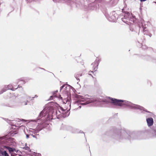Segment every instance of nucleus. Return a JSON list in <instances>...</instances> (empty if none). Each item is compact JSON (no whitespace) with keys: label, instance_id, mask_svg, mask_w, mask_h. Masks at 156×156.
I'll return each mask as SVG.
<instances>
[{"label":"nucleus","instance_id":"f257e3e1","mask_svg":"<svg viewBox=\"0 0 156 156\" xmlns=\"http://www.w3.org/2000/svg\"><path fill=\"white\" fill-rule=\"evenodd\" d=\"M117 0H95L88 5H85V2L83 0H77L76 1V6L81 9H87L92 10H97L99 9L102 12L105 9L104 6L108 4L111 6L115 5Z\"/></svg>","mask_w":156,"mask_h":156},{"label":"nucleus","instance_id":"f03ea898","mask_svg":"<svg viewBox=\"0 0 156 156\" xmlns=\"http://www.w3.org/2000/svg\"><path fill=\"white\" fill-rule=\"evenodd\" d=\"M56 113L57 112H55L52 108L51 107L44 108L40 113L36 121L39 122L38 126L35 130V132L38 133L47 126L48 125V121L53 119V115Z\"/></svg>","mask_w":156,"mask_h":156},{"label":"nucleus","instance_id":"7ed1b4c3","mask_svg":"<svg viewBox=\"0 0 156 156\" xmlns=\"http://www.w3.org/2000/svg\"><path fill=\"white\" fill-rule=\"evenodd\" d=\"M142 133L140 132H133L125 128L116 130L113 134L112 137L119 141L123 140H129L132 139H140V136H141Z\"/></svg>","mask_w":156,"mask_h":156},{"label":"nucleus","instance_id":"20e7f679","mask_svg":"<svg viewBox=\"0 0 156 156\" xmlns=\"http://www.w3.org/2000/svg\"><path fill=\"white\" fill-rule=\"evenodd\" d=\"M109 98L111 100L112 104L115 105L120 107L122 105H126L131 109H139L141 111V112L143 113H145V112L150 113L144 107L139 105L133 104L129 101L112 98Z\"/></svg>","mask_w":156,"mask_h":156},{"label":"nucleus","instance_id":"39448f33","mask_svg":"<svg viewBox=\"0 0 156 156\" xmlns=\"http://www.w3.org/2000/svg\"><path fill=\"white\" fill-rule=\"evenodd\" d=\"M76 100L74 102L75 104L84 105L90 103L94 102L96 101V99L94 97L87 94L84 96L77 95L76 96Z\"/></svg>","mask_w":156,"mask_h":156},{"label":"nucleus","instance_id":"423d86ee","mask_svg":"<svg viewBox=\"0 0 156 156\" xmlns=\"http://www.w3.org/2000/svg\"><path fill=\"white\" fill-rule=\"evenodd\" d=\"M14 139L13 138L6 139L4 137H0V144L7 146H14L15 144Z\"/></svg>","mask_w":156,"mask_h":156},{"label":"nucleus","instance_id":"0eeeda50","mask_svg":"<svg viewBox=\"0 0 156 156\" xmlns=\"http://www.w3.org/2000/svg\"><path fill=\"white\" fill-rule=\"evenodd\" d=\"M61 129L70 131L72 133H83L84 134V133L82 130H79L78 129L74 128L71 126H66L63 124H62L61 126Z\"/></svg>","mask_w":156,"mask_h":156},{"label":"nucleus","instance_id":"6e6552de","mask_svg":"<svg viewBox=\"0 0 156 156\" xmlns=\"http://www.w3.org/2000/svg\"><path fill=\"white\" fill-rule=\"evenodd\" d=\"M105 16L108 20L111 22H115L117 18V15L115 13V11L113 12L112 13H110V14L106 13Z\"/></svg>","mask_w":156,"mask_h":156},{"label":"nucleus","instance_id":"1a4fd4ad","mask_svg":"<svg viewBox=\"0 0 156 156\" xmlns=\"http://www.w3.org/2000/svg\"><path fill=\"white\" fill-rule=\"evenodd\" d=\"M122 11V12L125 13L123 18H125L126 20L134 22V19H135V17H133V18H130V13L127 11V8L126 7H124L123 8L121 9Z\"/></svg>","mask_w":156,"mask_h":156},{"label":"nucleus","instance_id":"9d476101","mask_svg":"<svg viewBox=\"0 0 156 156\" xmlns=\"http://www.w3.org/2000/svg\"><path fill=\"white\" fill-rule=\"evenodd\" d=\"M100 61V59H99L98 58H97L95 61L92 63L91 65L93 66L92 67L94 71H96L97 70Z\"/></svg>","mask_w":156,"mask_h":156},{"label":"nucleus","instance_id":"9b49d317","mask_svg":"<svg viewBox=\"0 0 156 156\" xmlns=\"http://www.w3.org/2000/svg\"><path fill=\"white\" fill-rule=\"evenodd\" d=\"M24 97L26 99V101H21V103L22 105H25L27 104L28 103H29L30 99L31 98V97L27 94H25Z\"/></svg>","mask_w":156,"mask_h":156},{"label":"nucleus","instance_id":"f8f14e48","mask_svg":"<svg viewBox=\"0 0 156 156\" xmlns=\"http://www.w3.org/2000/svg\"><path fill=\"white\" fill-rule=\"evenodd\" d=\"M3 147L7 149L10 153H11L14 152H16V153H17L19 151L17 150L15 148L11 147L7 145H4Z\"/></svg>","mask_w":156,"mask_h":156},{"label":"nucleus","instance_id":"ddd939ff","mask_svg":"<svg viewBox=\"0 0 156 156\" xmlns=\"http://www.w3.org/2000/svg\"><path fill=\"white\" fill-rule=\"evenodd\" d=\"M61 2L65 3L71 7H72L74 4V2L70 0H62Z\"/></svg>","mask_w":156,"mask_h":156},{"label":"nucleus","instance_id":"4468645a","mask_svg":"<svg viewBox=\"0 0 156 156\" xmlns=\"http://www.w3.org/2000/svg\"><path fill=\"white\" fill-rule=\"evenodd\" d=\"M142 28H143V31L144 34L145 35H148L150 36V37H151L152 35V34H150L149 31L146 29L147 28L145 27H144L143 24L142 25Z\"/></svg>","mask_w":156,"mask_h":156},{"label":"nucleus","instance_id":"2eb2a0df","mask_svg":"<svg viewBox=\"0 0 156 156\" xmlns=\"http://www.w3.org/2000/svg\"><path fill=\"white\" fill-rule=\"evenodd\" d=\"M146 121L148 126H151L153 125L154 123V120L152 118L149 117L146 119Z\"/></svg>","mask_w":156,"mask_h":156},{"label":"nucleus","instance_id":"dca6fc26","mask_svg":"<svg viewBox=\"0 0 156 156\" xmlns=\"http://www.w3.org/2000/svg\"><path fill=\"white\" fill-rule=\"evenodd\" d=\"M61 109L63 111L62 114H63L62 116L64 118L67 117L70 114L69 110H68L66 111L65 112V109H64L62 108H61Z\"/></svg>","mask_w":156,"mask_h":156},{"label":"nucleus","instance_id":"f3484780","mask_svg":"<svg viewBox=\"0 0 156 156\" xmlns=\"http://www.w3.org/2000/svg\"><path fill=\"white\" fill-rule=\"evenodd\" d=\"M152 138H156V124L153 126L151 132Z\"/></svg>","mask_w":156,"mask_h":156},{"label":"nucleus","instance_id":"a211bd4d","mask_svg":"<svg viewBox=\"0 0 156 156\" xmlns=\"http://www.w3.org/2000/svg\"><path fill=\"white\" fill-rule=\"evenodd\" d=\"M144 59L147 61H152L153 62L156 63V59L152 58L151 56L149 55H146L145 56Z\"/></svg>","mask_w":156,"mask_h":156},{"label":"nucleus","instance_id":"6ab92c4d","mask_svg":"<svg viewBox=\"0 0 156 156\" xmlns=\"http://www.w3.org/2000/svg\"><path fill=\"white\" fill-rule=\"evenodd\" d=\"M0 156H9V154L6 151L4 150L2 148H0Z\"/></svg>","mask_w":156,"mask_h":156},{"label":"nucleus","instance_id":"aec40b11","mask_svg":"<svg viewBox=\"0 0 156 156\" xmlns=\"http://www.w3.org/2000/svg\"><path fill=\"white\" fill-rule=\"evenodd\" d=\"M71 86L69 85H66L64 84L62 86L60 87V91L64 88V89L65 90V92H67L68 91V89H69L70 88V87Z\"/></svg>","mask_w":156,"mask_h":156},{"label":"nucleus","instance_id":"412c9836","mask_svg":"<svg viewBox=\"0 0 156 156\" xmlns=\"http://www.w3.org/2000/svg\"><path fill=\"white\" fill-rule=\"evenodd\" d=\"M5 87L7 88L8 90H10L13 91L17 89V88H13L12 85L11 84H9L8 85H5Z\"/></svg>","mask_w":156,"mask_h":156},{"label":"nucleus","instance_id":"4be33fe9","mask_svg":"<svg viewBox=\"0 0 156 156\" xmlns=\"http://www.w3.org/2000/svg\"><path fill=\"white\" fill-rule=\"evenodd\" d=\"M62 101L63 103L65 104H66L67 103L68 105H69V106L70 107L71 106V102L68 99L65 98L64 99V100L62 99Z\"/></svg>","mask_w":156,"mask_h":156},{"label":"nucleus","instance_id":"5701e85b","mask_svg":"<svg viewBox=\"0 0 156 156\" xmlns=\"http://www.w3.org/2000/svg\"><path fill=\"white\" fill-rule=\"evenodd\" d=\"M82 74L80 73H77L75 74L74 75L75 77L77 80H80L79 77L82 76Z\"/></svg>","mask_w":156,"mask_h":156},{"label":"nucleus","instance_id":"b1692460","mask_svg":"<svg viewBox=\"0 0 156 156\" xmlns=\"http://www.w3.org/2000/svg\"><path fill=\"white\" fill-rule=\"evenodd\" d=\"M7 90H8L7 88H5V85L4 87H3L1 91H0V95L6 91Z\"/></svg>","mask_w":156,"mask_h":156},{"label":"nucleus","instance_id":"393cba45","mask_svg":"<svg viewBox=\"0 0 156 156\" xmlns=\"http://www.w3.org/2000/svg\"><path fill=\"white\" fill-rule=\"evenodd\" d=\"M122 20L124 22V23L128 24L129 23V20H126V19L125 18H121Z\"/></svg>","mask_w":156,"mask_h":156},{"label":"nucleus","instance_id":"a878e982","mask_svg":"<svg viewBox=\"0 0 156 156\" xmlns=\"http://www.w3.org/2000/svg\"><path fill=\"white\" fill-rule=\"evenodd\" d=\"M58 91V90H56L52 92V94L54 96V97H57V96L55 94Z\"/></svg>","mask_w":156,"mask_h":156},{"label":"nucleus","instance_id":"bb28decb","mask_svg":"<svg viewBox=\"0 0 156 156\" xmlns=\"http://www.w3.org/2000/svg\"><path fill=\"white\" fill-rule=\"evenodd\" d=\"M19 82L20 81H21L23 82V83L24 84L25 83V82L24 80V79H23V78H20V79H19L18 80Z\"/></svg>","mask_w":156,"mask_h":156},{"label":"nucleus","instance_id":"cd10ccee","mask_svg":"<svg viewBox=\"0 0 156 156\" xmlns=\"http://www.w3.org/2000/svg\"><path fill=\"white\" fill-rule=\"evenodd\" d=\"M133 25H131L129 27L130 30L132 31H134V30L133 29Z\"/></svg>","mask_w":156,"mask_h":156},{"label":"nucleus","instance_id":"c85d7f7f","mask_svg":"<svg viewBox=\"0 0 156 156\" xmlns=\"http://www.w3.org/2000/svg\"><path fill=\"white\" fill-rule=\"evenodd\" d=\"M147 84L148 85H149L150 86H151L152 85V82L151 81H150V80L148 81Z\"/></svg>","mask_w":156,"mask_h":156},{"label":"nucleus","instance_id":"c756f323","mask_svg":"<svg viewBox=\"0 0 156 156\" xmlns=\"http://www.w3.org/2000/svg\"><path fill=\"white\" fill-rule=\"evenodd\" d=\"M10 125H11V126H15V127H18V126H17V125L16 124V123H15V124H12V123H11L10 124Z\"/></svg>","mask_w":156,"mask_h":156},{"label":"nucleus","instance_id":"7c9ffc66","mask_svg":"<svg viewBox=\"0 0 156 156\" xmlns=\"http://www.w3.org/2000/svg\"><path fill=\"white\" fill-rule=\"evenodd\" d=\"M23 148L27 150H29L30 149L29 147L28 146L25 147Z\"/></svg>","mask_w":156,"mask_h":156},{"label":"nucleus","instance_id":"2f4dec72","mask_svg":"<svg viewBox=\"0 0 156 156\" xmlns=\"http://www.w3.org/2000/svg\"><path fill=\"white\" fill-rule=\"evenodd\" d=\"M30 136H31L35 138L36 139H37V138L36 135H34L33 134H30Z\"/></svg>","mask_w":156,"mask_h":156},{"label":"nucleus","instance_id":"473e14b6","mask_svg":"<svg viewBox=\"0 0 156 156\" xmlns=\"http://www.w3.org/2000/svg\"><path fill=\"white\" fill-rule=\"evenodd\" d=\"M6 106H7L9 107H12L14 106V105H11V104H9L7 105Z\"/></svg>","mask_w":156,"mask_h":156},{"label":"nucleus","instance_id":"72a5a7b5","mask_svg":"<svg viewBox=\"0 0 156 156\" xmlns=\"http://www.w3.org/2000/svg\"><path fill=\"white\" fill-rule=\"evenodd\" d=\"M20 121H25V120L23 119H22L21 120H20V119H18L17 120H16V121H17L18 122H20Z\"/></svg>","mask_w":156,"mask_h":156},{"label":"nucleus","instance_id":"f704fd0d","mask_svg":"<svg viewBox=\"0 0 156 156\" xmlns=\"http://www.w3.org/2000/svg\"><path fill=\"white\" fill-rule=\"evenodd\" d=\"M58 98L61 100H62V98L61 96V95H59L58 96Z\"/></svg>","mask_w":156,"mask_h":156},{"label":"nucleus","instance_id":"c9c22d12","mask_svg":"<svg viewBox=\"0 0 156 156\" xmlns=\"http://www.w3.org/2000/svg\"><path fill=\"white\" fill-rule=\"evenodd\" d=\"M53 96H51L50 97V98L49 99V100H52L53 99Z\"/></svg>","mask_w":156,"mask_h":156},{"label":"nucleus","instance_id":"e433bc0d","mask_svg":"<svg viewBox=\"0 0 156 156\" xmlns=\"http://www.w3.org/2000/svg\"><path fill=\"white\" fill-rule=\"evenodd\" d=\"M30 135L27 134L26 135V138L28 139Z\"/></svg>","mask_w":156,"mask_h":156},{"label":"nucleus","instance_id":"4c0bfd02","mask_svg":"<svg viewBox=\"0 0 156 156\" xmlns=\"http://www.w3.org/2000/svg\"><path fill=\"white\" fill-rule=\"evenodd\" d=\"M34 97H33L31 98L30 99V100H32L34 99Z\"/></svg>","mask_w":156,"mask_h":156},{"label":"nucleus","instance_id":"58836bf2","mask_svg":"<svg viewBox=\"0 0 156 156\" xmlns=\"http://www.w3.org/2000/svg\"><path fill=\"white\" fill-rule=\"evenodd\" d=\"M20 87H21V86H20L19 85L18 86V87H17V88H20Z\"/></svg>","mask_w":156,"mask_h":156},{"label":"nucleus","instance_id":"ea45409f","mask_svg":"<svg viewBox=\"0 0 156 156\" xmlns=\"http://www.w3.org/2000/svg\"><path fill=\"white\" fill-rule=\"evenodd\" d=\"M37 97H38V96L37 95H35V96L34 97V98H37Z\"/></svg>","mask_w":156,"mask_h":156},{"label":"nucleus","instance_id":"a19ab883","mask_svg":"<svg viewBox=\"0 0 156 156\" xmlns=\"http://www.w3.org/2000/svg\"><path fill=\"white\" fill-rule=\"evenodd\" d=\"M141 2H144L146 1V0H140Z\"/></svg>","mask_w":156,"mask_h":156},{"label":"nucleus","instance_id":"79ce46f5","mask_svg":"<svg viewBox=\"0 0 156 156\" xmlns=\"http://www.w3.org/2000/svg\"><path fill=\"white\" fill-rule=\"evenodd\" d=\"M40 69H43V70H45V69H44V68H39Z\"/></svg>","mask_w":156,"mask_h":156},{"label":"nucleus","instance_id":"37998d69","mask_svg":"<svg viewBox=\"0 0 156 156\" xmlns=\"http://www.w3.org/2000/svg\"><path fill=\"white\" fill-rule=\"evenodd\" d=\"M89 75H91L93 78H94L93 76H92L91 74H89Z\"/></svg>","mask_w":156,"mask_h":156},{"label":"nucleus","instance_id":"c03bdc74","mask_svg":"<svg viewBox=\"0 0 156 156\" xmlns=\"http://www.w3.org/2000/svg\"><path fill=\"white\" fill-rule=\"evenodd\" d=\"M81 105H80V106H79V107L80 108H81Z\"/></svg>","mask_w":156,"mask_h":156},{"label":"nucleus","instance_id":"a18cd8bd","mask_svg":"<svg viewBox=\"0 0 156 156\" xmlns=\"http://www.w3.org/2000/svg\"><path fill=\"white\" fill-rule=\"evenodd\" d=\"M138 27L139 28H140V25L138 26Z\"/></svg>","mask_w":156,"mask_h":156},{"label":"nucleus","instance_id":"49530a36","mask_svg":"<svg viewBox=\"0 0 156 156\" xmlns=\"http://www.w3.org/2000/svg\"><path fill=\"white\" fill-rule=\"evenodd\" d=\"M27 144H25V146H27Z\"/></svg>","mask_w":156,"mask_h":156},{"label":"nucleus","instance_id":"de8ad7c7","mask_svg":"<svg viewBox=\"0 0 156 156\" xmlns=\"http://www.w3.org/2000/svg\"><path fill=\"white\" fill-rule=\"evenodd\" d=\"M91 72L92 73H93V71H91Z\"/></svg>","mask_w":156,"mask_h":156},{"label":"nucleus","instance_id":"09e8293b","mask_svg":"<svg viewBox=\"0 0 156 156\" xmlns=\"http://www.w3.org/2000/svg\"><path fill=\"white\" fill-rule=\"evenodd\" d=\"M154 2L156 4V2Z\"/></svg>","mask_w":156,"mask_h":156},{"label":"nucleus","instance_id":"8fccbe9b","mask_svg":"<svg viewBox=\"0 0 156 156\" xmlns=\"http://www.w3.org/2000/svg\"><path fill=\"white\" fill-rule=\"evenodd\" d=\"M95 80H96V78H94Z\"/></svg>","mask_w":156,"mask_h":156},{"label":"nucleus","instance_id":"3c124183","mask_svg":"<svg viewBox=\"0 0 156 156\" xmlns=\"http://www.w3.org/2000/svg\"><path fill=\"white\" fill-rule=\"evenodd\" d=\"M139 33H138V34L139 35Z\"/></svg>","mask_w":156,"mask_h":156}]
</instances>
